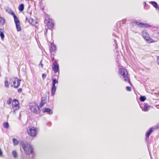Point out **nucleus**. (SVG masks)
I'll return each mask as SVG.
<instances>
[{
  "label": "nucleus",
  "mask_w": 159,
  "mask_h": 159,
  "mask_svg": "<svg viewBox=\"0 0 159 159\" xmlns=\"http://www.w3.org/2000/svg\"><path fill=\"white\" fill-rule=\"evenodd\" d=\"M21 145L22 147L26 154L30 155L33 153L34 148L31 144L28 143H22Z\"/></svg>",
  "instance_id": "obj_1"
},
{
  "label": "nucleus",
  "mask_w": 159,
  "mask_h": 159,
  "mask_svg": "<svg viewBox=\"0 0 159 159\" xmlns=\"http://www.w3.org/2000/svg\"><path fill=\"white\" fill-rule=\"evenodd\" d=\"M141 33L144 39L149 43H154L157 42V40H154L150 37L148 33L146 30H143Z\"/></svg>",
  "instance_id": "obj_2"
},
{
  "label": "nucleus",
  "mask_w": 159,
  "mask_h": 159,
  "mask_svg": "<svg viewBox=\"0 0 159 159\" xmlns=\"http://www.w3.org/2000/svg\"><path fill=\"white\" fill-rule=\"evenodd\" d=\"M30 108L32 112L38 114L40 112V110L38 105L35 102H31L30 104Z\"/></svg>",
  "instance_id": "obj_3"
},
{
  "label": "nucleus",
  "mask_w": 159,
  "mask_h": 159,
  "mask_svg": "<svg viewBox=\"0 0 159 159\" xmlns=\"http://www.w3.org/2000/svg\"><path fill=\"white\" fill-rule=\"evenodd\" d=\"M12 107L13 110L12 111V113L15 114L20 108L19 102L17 99H15L12 100Z\"/></svg>",
  "instance_id": "obj_4"
},
{
  "label": "nucleus",
  "mask_w": 159,
  "mask_h": 159,
  "mask_svg": "<svg viewBox=\"0 0 159 159\" xmlns=\"http://www.w3.org/2000/svg\"><path fill=\"white\" fill-rule=\"evenodd\" d=\"M119 74L122 75L124 80L129 83V78L128 72L124 68H120L119 70Z\"/></svg>",
  "instance_id": "obj_5"
},
{
  "label": "nucleus",
  "mask_w": 159,
  "mask_h": 159,
  "mask_svg": "<svg viewBox=\"0 0 159 159\" xmlns=\"http://www.w3.org/2000/svg\"><path fill=\"white\" fill-rule=\"evenodd\" d=\"M28 134L31 137H35L37 135V129L34 127H31L27 130Z\"/></svg>",
  "instance_id": "obj_6"
},
{
  "label": "nucleus",
  "mask_w": 159,
  "mask_h": 159,
  "mask_svg": "<svg viewBox=\"0 0 159 159\" xmlns=\"http://www.w3.org/2000/svg\"><path fill=\"white\" fill-rule=\"evenodd\" d=\"M11 80L12 82L11 85L15 88H18L20 84L21 80L16 78H12L11 79Z\"/></svg>",
  "instance_id": "obj_7"
},
{
  "label": "nucleus",
  "mask_w": 159,
  "mask_h": 159,
  "mask_svg": "<svg viewBox=\"0 0 159 159\" xmlns=\"http://www.w3.org/2000/svg\"><path fill=\"white\" fill-rule=\"evenodd\" d=\"M52 87L51 88V94L52 96L54 95L56 91V84L58 82L57 80L56 79H54L52 80Z\"/></svg>",
  "instance_id": "obj_8"
},
{
  "label": "nucleus",
  "mask_w": 159,
  "mask_h": 159,
  "mask_svg": "<svg viewBox=\"0 0 159 159\" xmlns=\"http://www.w3.org/2000/svg\"><path fill=\"white\" fill-rule=\"evenodd\" d=\"M134 23L137 25L139 27H149L150 26V25L147 23H140L138 22H134Z\"/></svg>",
  "instance_id": "obj_9"
},
{
  "label": "nucleus",
  "mask_w": 159,
  "mask_h": 159,
  "mask_svg": "<svg viewBox=\"0 0 159 159\" xmlns=\"http://www.w3.org/2000/svg\"><path fill=\"white\" fill-rule=\"evenodd\" d=\"M52 69L55 73H57L59 69L58 64L57 63L54 62L53 63Z\"/></svg>",
  "instance_id": "obj_10"
},
{
  "label": "nucleus",
  "mask_w": 159,
  "mask_h": 159,
  "mask_svg": "<svg viewBox=\"0 0 159 159\" xmlns=\"http://www.w3.org/2000/svg\"><path fill=\"white\" fill-rule=\"evenodd\" d=\"M159 36V30L154 31V33L152 35V37L155 38L158 40V37Z\"/></svg>",
  "instance_id": "obj_11"
},
{
  "label": "nucleus",
  "mask_w": 159,
  "mask_h": 159,
  "mask_svg": "<svg viewBox=\"0 0 159 159\" xmlns=\"http://www.w3.org/2000/svg\"><path fill=\"white\" fill-rule=\"evenodd\" d=\"M47 25L48 27L50 29L53 27L54 25L51 20L49 19L48 20Z\"/></svg>",
  "instance_id": "obj_12"
},
{
  "label": "nucleus",
  "mask_w": 159,
  "mask_h": 159,
  "mask_svg": "<svg viewBox=\"0 0 159 159\" xmlns=\"http://www.w3.org/2000/svg\"><path fill=\"white\" fill-rule=\"evenodd\" d=\"M153 130V129L152 128H151L149 129L148 131L146 133V140H148V139L149 137L150 134H151Z\"/></svg>",
  "instance_id": "obj_13"
},
{
  "label": "nucleus",
  "mask_w": 159,
  "mask_h": 159,
  "mask_svg": "<svg viewBox=\"0 0 159 159\" xmlns=\"http://www.w3.org/2000/svg\"><path fill=\"white\" fill-rule=\"evenodd\" d=\"M47 98L46 97L43 98L40 104V107H42L46 102Z\"/></svg>",
  "instance_id": "obj_14"
},
{
  "label": "nucleus",
  "mask_w": 159,
  "mask_h": 159,
  "mask_svg": "<svg viewBox=\"0 0 159 159\" xmlns=\"http://www.w3.org/2000/svg\"><path fill=\"white\" fill-rule=\"evenodd\" d=\"M29 22L30 24L33 25H34L37 23V21L36 20H34L31 18L29 19Z\"/></svg>",
  "instance_id": "obj_15"
},
{
  "label": "nucleus",
  "mask_w": 159,
  "mask_h": 159,
  "mask_svg": "<svg viewBox=\"0 0 159 159\" xmlns=\"http://www.w3.org/2000/svg\"><path fill=\"white\" fill-rule=\"evenodd\" d=\"M43 112H47L49 114H52V113L51 110L48 108H44L43 110Z\"/></svg>",
  "instance_id": "obj_16"
},
{
  "label": "nucleus",
  "mask_w": 159,
  "mask_h": 159,
  "mask_svg": "<svg viewBox=\"0 0 159 159\" xmlns=\"http://www.w3.org/2000/svg\"><path fill=\"white\" fill-rule=\"evenodd\" d=\"M149 3L152 4L156 9H158L159 10V7H158L157 4L156 2L154 1H151Z\"/></svg>",
  "instance_id": "obj_17"
},
{
  "label": "nucleus",
  "mask_w": 159,
  "mask_h": 159,
  "mask_svg": "<svg viewBox=\"0 0 159 159\" xmlns=\"http://www.w3.org/2000/svg\"><path fill=\"white\" fill-rule=\"evenodd\" d=\"M16 25V29L18 31H20L21 30L20 23H17L15 24Z\"/></svg>",
  "instance_id": "obj_18"
},
{
  "label": "nucleus",
  "mask_w": 159,
  "mask_h": 159,
  "mask_svg": "<svg viewBox=\"0 0 159 159\" xmlns=\"http://www.w3.org/2000/svg\"><path fill=\"white\" fill-rule=\"evenodd\" d=\"M149 107L148 104H146L142 108V109L144 111H147L148 110Z\"/></svg>",
  "instance_id": "obj_19"
},
{
  "label": "nucleus",
  "mask_w": 159,
  "mask_h": 159,
  "mask_svg": "<svg viewBox=\"0 0 159 159\" xmlns=\"http://www.w3.org/2000/svg\"><path fill=\"white\" fill-rule=\"evenodd\" d=\"M12 155H13V157L16 158V157H17L18 155L17 154V153L16 152L15 150H13L12 151Z\"/></svg>",
  "instance_id": "obj_20"
},
{
  "label": "nucleus",
  "mask_w": 159,
  "mask_h": 159,
  "mask_svg": "<svg viewBox=\"0 0 159 159\" xmlns=\"http://www.w3.org/2000/svg\"><path fill=\"white\" fill-rule=\"evenodd\" d=\"M12 141L14 146H16L18 145V141L17 139L15 138H13L12 139Z\"/></svg>",
  "instance_id": "obj_21"
},
{
  "label": "nucleus",
  "mask_w": 159,
  "mask_h": 159,
  "mask_svg": "<svg viewBox=\"0 0 159 159\" xmlns=\"http://www.w3.org/2000/svg\"><path fill=\"white\" fill-rule=\"evenodd\" d=\"M19 10L20 11H22L24 9V5L23 4H21L19 7Z\"/></svg>",
  "instance_id": "obj_22"
},
{
  "label": "nucleus",
  "mask_w": 159,
  "mask_h": 159,
  "mask_svg": "<svg viewBox=\"0 0 159 159\" xmlns=\"http://www.w3.org/2000/svg\"><path fill=\"white\" fill-rule=\"evenodd\" d=\"M55 50V46L54 45H52L51 47L50 48V51L52 52H54Z\"/></svg>",
  "instance_id": "obj_23"
},
{
  "label": "nucleus",
  "mask_w": 159,
  "mask_h": 159,
  "mask_svg": "<svg viewBox=\"0 0 159 159\" xmlns=\"http://www.w3.org/2000/svg\"><path fill=\"white\" fill-rule=\"evenodd\" d=\"M13 17L14 18V20L15 24L20 23L19 21L18 20V19L16 15L14 16Z\"/></svg>",
  "instance_id": "obj_24"
},
{
  "label": "nucleus",
  "mask_w": 159,
  "mask_h": 159,
  "mask_svg": "<svg viewBox=\"0 0 159 159\" xmlns=\"http://www.w3.org/2000/svg\"><path fill=\"white\" fill-rule=\"evenodd\" d=\"M3 126L6 129L9 127V124L7 122L4 123L3 124Z\"/></svg>",
  "instance_id": "obj_25"
},
{
  "label": "nucleus",
  "mask_w": 159,
  "mask_h": 159,
  "mask_svg": "<svg viewBox=\"0 0 159 159\" xmlns=\"http://www.w3.org/2000/svg\"><path fill=\"white\" fill-rule=\"evenodd\" d=\"M146 99V98L145 96H141L140 97V100L142 102L144 101Z\"/></svg>",
  "instance_id": "obj_26"
},
{
  "label": "nucleus",
  "mask_w": 159,
  "mask_h": 159,
  "mask_svg": "<svg viewBox=\"0 0 159 159\" xmlns=\"http://www.w3.org/2000/svg\"><path fill=\"white\" fill-rule=\"evenodd\" d=\"M5 86L7 88H8L9 87V83L7 80L5 81Z\"/></svg>",
  "instance_id": "obj_27"
},
{
  "label": "nucleus",
  "mask_w": 159,
  "mask_h": 159,
  "mask_svg": "<svg viewBox=\"0 0 159 159\" xmlns=\"http://www.w3.org/2000/svg\"><path fill=\"white\" fill-rule=\"evenodd\" d=\"M0 35L2 40H3L4 38V35L3 33L2 32L0 33Z\"/></svg>",
  "instance_id": "obj_28"
},
{
  "label": "nucleus",
  "mask_w": 159,
  "mask_h": 159,
  "mask_svg": "<svg viewBox=\"0 0 159 159\" xmlns=\"http://www.w3.org/2000/svg\"><path fill=\"white\" fill-rule=\"evenodd\" d=\"M0 22L2 24H4V20L3 18L0 17Z\"/></svg>",
  "instance_id": "obj_29"
},
{
  "label": "nucleus",
  "mask_w": 159,
  "mask_h": 159,
  "mask_svg": "<svg viewBox=\"0 0 159 159\" xmlns=\"http://www.w3.org/2000/svg\"><path fill=\"white\" fill-rule=\"evenodd\" d=\"M9 12L10 14L12 15L13 17L16 15L11 10H10V11Z\"/></svg>",
  "instance_id": "obj_30"
},
{
  "label": "nucleus",
  "mask_w": 159,
  "mask_h": 159,
  "mask_svg": "<svg viewBox=\"0 0 159 159\" xmlns=\"http://www.w3.org/2000/svg\"><path fill=\"white\" fill-rule=\"evenodd\" d=\"M11 101L12 102L11 99L9 98V100L7 101V103L8 104H10Z\"/></svg>",
  "instance_id": "obj_31"
},
{
  "label": "nucleus",
  "mask_w": 159,
  "mask_h": 159,
  "mask_svg": "<svg viewBox=\"0 0 159 159\" xmlns=\"http://www.w3.org/2000/svg\"><path fill=\"white\" fill-rule=\"evenodd\" d=\"M46 75L45 74H43L42 75V78L43 80L45 79L46 77Z\"/></svg>",
  "instance_id": "obj_32"
},
{
  "label": "nucleus",
  "mask_w": 159,
  "mask_h": 159,
  "mask_svg": "<svg viewBox=\"0 0 159 159\" xmlns=\"http://www.w3.org/2000/svg\"><path fill=\"white\" fill-rule=\"evenodd\" d=\"M157 62L158 65H159V57H157Z\"/></svg>",
  "instance_id": "obj_33"
},
{
  "label": "nucleus",
  "mask_w": 159,
  "mask_h": 159,
  "mask_svg": "<svg viewBox=\"0 0 159 159\" xmlns=\"http://www.w3.org/2000/svg\"><path fill=\"white\" fill-rule=\"evenodd\" d=\"M22 91V89L21 88H20V89H18V92H21Z\"/></svg>",
  "instance_id": "obj_34"
},
{
  "label": "nucleus",
  "mask_w": 159,
  "mask_h": 159,
  "mask_svg": "<svg viewBox=\"0 0 159 159\" xmlns=\"http://www.w3.org/2000/svg\"><path fill=\"white\" fill-rule=\"evenodd\" d=\"M42 61H41L40 63L39 64V66H40V65L42 67H43V64L41 63Z\"/></svg>",
  "instance_id": "obj_35"
},
{
  "label": "nucleus",
  "mask_w": 159,
  "mask_h": 159,
  "mask_svg": "<svg viewBox=\"0 0 159 159\" xmlns=\"http://www.w3.org/2000/svg\"><path fill=\"white\" fill-rule=\"evenodd\" d=\"M2 151H1V149H0V156L2 155Z\"/></svg>",
  "instance_id": "obj_36"
},
{
  "label": "nucleus",
  "mask_w": 159,
  "mask_h": 159,
  "mask_svg": "<svg viewBox=\"0 0 159 159\" xmlns=\"http://www.w3.org/2000/svg\"><path fill=\"white\" fill-rule=\"evenodd\" d=\"M126 89H127V90L128 91H129V86H127L126 87Z\"/></svg>",
  "instance_id": "obj_37"
},
{
  "label": "nucleus",
  "mask_w": 159,
  "mask_h": 159,
  "mask_svg": "<svg viewBox=\"0 0 159 159\" xmlns=\"http://www.w3.org/2000/svg\"><path fill=\"white\" fill-rule=\"evenodd\" d=\"M143 4L144 5V7H145V6H146V2H144Z\"/></svg>",
  "instance_id": "obj_38"
},
{
  "label": "nucleus",
  "mask_w": 159,
  "mask_h": 159,
  "mask_svg": "<svg viewBox=\"0 0 159 159\" xmlns=\"http://www.w3.org/2000/svg\"><path fill=\"white\" fill-rule=\"evenodd\" d=\"M157 127L159 129V123L157 124Z\"/></svg>",
  "instance_id": "obj_39"
},
{
  "label": "nucleus",
  "mask_w": 159,
  "mask_h": 159,
  "mask_svg": "<svg viewBox=\"0 0 159 159\" xmlns=\"http://www.w3.org/2000/svg\"><path fill=\"white\" fill-rule=\"evenodd\" d=\"M131 88L130 87V89H129L130 91H131Z\"/></svg>",
  "instance_id": "obj_40"
},
{
  "label": "nucleus",
  "mask_w": 159,
  "mask_h": 159,
  "mask_svg": "<svg viewBox=\"0 0 159 159\" xmlns=\"http://www.w3.org/2000/svg\"><path fill=\"white\" fill-rule=\"evenodd\" d=\"M129 84H130V85H131V84H130V82Z\"/></svg>",
  "instance_id": "obj_41"
}]
</instances>
